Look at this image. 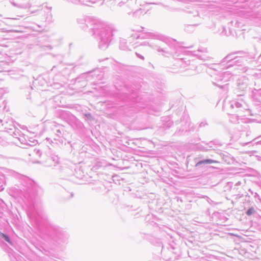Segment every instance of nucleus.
I'll return each mask as SVG.
<instances>
[{
    "instance_id": "nucleus-1",
    "label": "nucleus",
    "mask_w": 261,
    "mask_h": 261,
    "mask_svg": "<svg viewBox=\"0 0 261 261\" xmlns=\"http://www.w3.org/2000/svg\"><path fill=\"white\" fill-rule=\"evenodd\" d=\"M218 163L219 162L218 161H215V160H210V159L205 160L201 161H199V162H198L196 164V166L197 167V166H199L200 165L204 164H212V163Z\"/></svg>"
},
{
    "instance_id": "nucleus-3",
    "label": "nucleus",
    "mask_w": 261,
    "mask_h": 261,
    "mask_svg": "<svg viewBox=\"0 0 261 261\" xmlns=\"http://www.w3.org/2000/svg\"><path fill=\"white\" fill-rule=\"evenodd\" d=\"M254 212V210L253 208H251L249 209L247 212V214L248 215H251Z\"/></svg>"
},
{
    "instance_id": "nucleus-2",
    "label": "nucleus",
    "mask_w": 261,
    "mask_h": 261,
    "mask_svg": "<svg viewBox=\"0 0 261 261\" xmlns=\"http://www.w3.org/2000/svg\"><path fill=\"white\" fill-rule=\"evenodd\" d=\"M2 236L5 239V240L10 244H12L9 237L4 233H2Z\"/></svg>"
}]
</instances>
